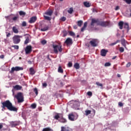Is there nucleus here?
Segmentation results:
<instances>
[{
	"mask_svg": "<svg viewBox=\"0 0 131 131\" xmlns=\"http://www.w3.org/2000/svg\"><path fill=\"white\" fill-rule=\"evenodd\" d=\"M97 23V25L101 26L102 27H107V26H110V21H100L99 19L92 18L91 25V26H95V24Z\"/></svg>",
	"mask_w": 131,
	"mask_h": 131,
	"instance_id": "nucleus-1",
	"label": "nucleus"
},
{
	"mask_svg": "<svg viewBox=\"0 0 131 131\" xmlns=\"http://www.w3.org/2000/svg\"><path fill=\"white\" fill-rule=\"evenodd\" d=\"M1 103L2 104V107L3 109H5V108L6 107L8 110H10V111H18V108L15 106H13L10 100H6L4 102H1Z\"/></svg>",
	"mask_w": 131,
	"mask_h": 131,
	"instance_id": "nucleus-2",
	"label": "nucleus"
},
{
	"mask_svg": "<svg viewBox=\"0 0 131 131\" xmlns=\"http://www.w3.org/2000/svg\"><path fill=\"white\" fill-rule=\"evenodd\" d=\"M21 38H22V36L18 35H14L12 37L13 43H14V45H18V43H20V41H21Z\"/></svg>",
	"mask_w": 131,
	"mask_h": 131,
	"instance_id": "nucleus-3",
	"label": "nucleus"
},
{
	"mask_svg": "<svg viewBox=\"0 0 131 131\" xmlns=\"http://www.w3.org/2000/svg\"><path fill=\"white\" fill-rule=\"evenodd\" d=\"M53 48V51L55 53V54H58V51L61 53L62 51H63V49L62 48V45H53L52 46Z\"/></svg>",
	"mask_w": 131,
	"mask_h": 131,
	"instance_id": "nucleus-4",
	"label": "nucleus"
},
{
	"mask_svg": "<svg viewBox=\"0 0 131 131\" xmlns=\"http://www.w3.org/2000/svg\"><path fill=\"white\" fill-rule=\"evenodd\" d=\"M15 98L17 99L18 103H23L24 102V97L21 92L17 93Z\"/></svg>",
	"mask_w": 131,
	"mask_h": 131,
	"instance_id": "nucleus-5",
	"label": "nucleus"
},
{
	"mask_svg": "<svg viewBox=\"0 0 131 131\" xmlns=\"http://www.w3.org/2000/svg\"><path fill=\"white\" fill-rule=\"evenodd\" d=\"M25 51L26 52V55H29V54H31V52H32V46L31 45L27 46Z\"/></svg>",
	"mask_w": 131,
	"mask_h": 131,
	"instance_id": "nucleus-6",
	"label": "nucleus"
},
{
	"mask_svg": "<svg viewBox=\"0 0 131 131\" xmlns=\"http://www.w3.org/2000/svg\"><path fill=\"white\" fill-rule=\"evenodd\" d=\"M23 70V68L20 67H12L10 73H13L14 71H20Z\"/></svg>",
	"mask_w": 131,
	"mask_h": 131,
	"instance_id": "nucleus-7",
	"label": "nucleus"
},
{
	"mask_svg": "<svg viewBox=\"0 0 131 131\" xmlns=\"http://www.w3.org/2000/svg\"><path fill=\"white\" fill-rule=\"evenodd\" d=\"M98 39H93L92 40L90 41V43L92 47H97L98 46Z\"/></svg>",
	"mask_w": 131,
	"mask_h": 131,
	"instance_id": "nucleus-8",
	"label": "nucleus"
},
{
	"mask_svg": "<svg viewBox=\"0 0 131 131\" xmlns=\"http://www.w3.org/2000/svg\"><path fill=\"white\" fill-rule=\"evenodd\" d=\"M64 43H66L67 46H72V43H73V41L71 38H68L64 41Z\"/></svg>",
	"mask_w": 131,
	"mask_h": 131,
	"instance_id": "nucleus-9",
	"label": "nucleus"
},
{
	"mask_svg": "<svg viewBox=\"0 0 131 131\" xmlns=\"http://www.w3.org/2000/svg\"><path fill=\"white\" fill-rule=\"evenodd\" d=\"M69 119L71 120V121H74L77 119V118H75V116L73 113H71L69 115Z\"/></svg>",
	"mask_w": 131,
	"mask_h": 131,
	"instance_id": "nucleus-10",
	"label": "nucleus"
},
{
	"mask_svg": "<svg viewBox=\"0 0 131 131\" xmlns=\"http://www.w3.org/2000/svg\"><path fill=\"white\" fill-rule=\"evenodd\" d=\"M108 52L107 50L105 49H102L100 51V55L102 57H105V56L107 55V52Z\"/></svg>",
	"mask_w": 131,
	"mask_h": 131,
	"instance_id": "nucleus-11",
	"label": "nucleus"
},
{
	"mask_svg": "<svg viewBox=\"0 0 131 131\" xmlns=\"http://www.w3.org/2000/svg\"><path fill=\"white\" fill-rule=\"evenodd\" d=\"M116 130L114 128L113 126H110L105 128L103 129V131H116Z\"/></svg>",
	"mask_w": 131,
	"mask_h": 131,
	"instance_id": "nucleus-12",
	"label": "nucleus"
},
{
	"mask_svg": "<svg viewBox=\"0 0 131 131\" xmlns=\"http://www.w3.org/2000/svg\"><path fill=\"white\" fill-rule=\"evenodd\" d=\"M54 12L51 9H49L45 12V15H47L48 16H52L53 15V13Z\"/></svg>",
	"mask_w": 131,
	"mask_h": 131,
	"instance_id": "nucleus-13",
	"label": "nucleus"
},
{
	"mask_svg": "<svg viewBox=\"0 0 131 131\" xmlns=\"http://www.w3.org/2000/svg\"><path fill=\"white\" fill-rule=\"evenodd\" d=\"M37 19V18L36 17V16H33L31 17L30 20L29 21V23H30V24H32V23H34Z\"/></svg>",
	"mask_w": 131,
	"mask_h": 131,
	"instance_id": "nucleus-14",
	"label": "nucleus"
},
{
	"mask_svg": "<svg viewBox=\"0 0 131 131\" xmlns=\"http://www.w3.org/2000/svg\"><path fill=\"white\" fill-rule=\"evenodd\" d=\"M61 131H73L72 129L69 127H66L64 126L61 127Z\"/></svg>",
	"mask_w": 131,
	"mask_h": 131,
	"instance_id": "nucleus-15",
	"label": "nucleus"
},
{
	"mask_svg": "<svg viewBox=\"0 0 131 131\" xmlns=\"http://www.w3.org/2000/svg\"><path fill=\"white\" fill-rule=\"evenodd\" d=\"M12 31L14 32V33H15L16 34H17V33H19V30H18V28H17V27H12Z\"/></svg>",
	"mask_w": 131,
	"mask_h": 131,
	"instance_id": "nucleus-16",
	"label": "nucleus"
},
{
	"mask_svg": "<svg viewBox=\"0 0 131 131\" xmlns=\"http://www.w3.org/2000/svg\"><path fill=\"white\" fill-rule=\"evenodd\" d=\"M125 42H126V41L124 39H122L121 41V45H122L123 47H124L125 49H126V50H127V48H126V44H125Z\"/></svg>",
	"mask_w": 131,
	"mask_h": 131,
	"instance_id": "nucleus-17",
	"label": "nucleus"
},
{
	"mask_svg": "<svg viewBox=\"0 0 131 131\" xmlns=\"http://www.w3.org/2000/svg\"><path fill=\"white\" fill-rule=\"evenodd\" d=\"M10 125H11V127H15V126L18 125V122L16 121H12L10 122Z\"/></svg>",
	"mask_w": 131,
	"mask_h": 131,
	"instance_id": "nucleus-18",
	"label": "nucleus"
},
{
	"mask_svg": "<svg viewBox=\"0 0 131 131\" xmlns=\"http://www.w3.org/2000/svg\"><path fill=\"white\" fill-rule=\"evenodd\" d=\"M87 26H88V22H85L84 23L83 27L81 29V31L82 32H83V31L85 30V28H86Z\"/></svg>",
	"mask_w": 131,
	"mask_h": 131,
	"instance_id": "nucleus-19",
	"label": "nucleus"
},
{
	"mask_svg": "<svg viewBox=\"0 0 131 131\" xmlns=\"http://www.w3.org/2000/svg\"><path fill=\"white\" fill-rule=\"evenodd\" d=\"M83 5H84V7H85L86 8H90V7H91V6H92V4L88 2H84Z\"/></svg>",
	"mask_w": 131,
	"mask_h": 131,
	"instance_id": "nucleus-20",
	"label": "nucleus"
},
{
	"mask_svg": "<svg viewBox=\"0 0 131 131\" xmlns=\"http://www.w3.org/2000/svg\"><path fill=\"white\" fill-rule=\"evenodd\" d=\"M14 90H16V91H20V90L22 89V86H20L19 85H16L14 86Z\"/></svg>",
	"mask_w": 131,
	"mask_h": 131,
	"instance_id": "nucleus-21",
	"label": "nucleus"
},
{
	"mask_svg": "<svg viewBox=\"0 0 131 131\" xmlns=\"http://www.w3.org/2000/svg\"><path fill=\"white\" fill-rule=\"evenodd\" d=\"M124 28L127 29L128 31L129 30V26L128 25V23H125L124 24Z\"/></svg>",
	"mask_w": 131,
	"mask_h": 131,
	"instance_id": "nucleus-22",
	"label": "nucleus"
},
{
	"mask_svg": "<svg viewBox=\"0 0 131 131\" xmlns=\"http://www.w3.org/2000/svg\"><path fill=\"white\" fill-rule=\"evenodd\" d=\"M60 115H61V117H63V116H62V114H57L54 116L55 119H56V120H58V119H59V118H60Z\"/></svg>",
	"mask_w": 131,
	"mask_h": 131,
	"instance_id": "nucleus-23",
	"label": "nucleus"
},
{
	"mask_svg": "<svg viewBox=\"0 0 131 131\" xmlns=\"http://www.w3.org/2000/svg\"><path fill=\"white\" fill-rule=\"evenodd\" d=\"M118 26L120 28V29H122L123 28V21H120L118 23Z\"/></svg>",
	"mask_w": 131,
	"mask_h": 131,
	"instance_id": "nucleus-24",
	"label": "nucleus"
},
{
	"mask_svg": "<svg viewBox=\"0 0 131 131\" xmlns=\"http://www.w3.org/2000/svg\"><path fill=\"white\" fill-rule=\"evenodd\" d=\"M30 72L31 75H34V74H35V71H34V69L32 68H30Z\"/></svg>",
	"mask_w": 131,
	"mask_h": 131,
	"instance_id": "nucleus-25",
	"label": "nucleus"
},
{
	"mask_svg": "<svg viewBox=\"0 0 131 131\" xmlns=\"http://www.w3.org/2000/svg\"><path fill=\"white\" fill-rule=\"evenodd\" d=\"M58 72H59V73H63V72H64L63 69H62V67L60 66H59L58 67Z\"/></svg>",
	"mask_w": 131,
	"mask_h": 131,
	"instance_id": "nucleus-26",
	"label": "nucleus"
},
{
	"mask_svg": "<svg viewBox=\"0 0 131 131\" xmlns=\"http://www.w3.org/2000/svg\"><path fill=\"white\" fill-rule=\"evenodd\" d=\"M49 30V26H45L43 28L41 29V31H47V30Z\"/></svg>",
	"mask_w": 131,
	"mask_h": 131,
	"instance_id": "nucleus-27",
	"label": "nucleus"
},
{
	"mask_svg": "<svg viewBox=\"0 0 131 131\" xmlns=\"http://www.w3.org/2000/svg\"><path fill=\"white\" fill-rule=\"evenodd\" d=\"M42 131H54L50 127H47L43 128Z\"/></svg>",
	"mask_w": 131,
	"mask_h": 131,
	"instance_id": "nucleus-28",
	"label": "nucleus"
},
{
	"mask_svg": "<svg viewBox=\"0 0 131 131\" xmlns=\"http://www.w3.org/2000/svg\"><path fill=\"white\" fill-rule=\"evenodd\" d=\"M74 67L76 69H79V68H80V67L79 66V63H75Z\"/></svg>",
	"mask_w": 131,
	"mask_h": 131,
	"instance_id": "nucleus-29",
	"label": "nucleus"
},
{
	"mask_svg": "<svg viewBox=\"0 0 131 131\" xmlns=\"http://www.w3.org/2000/svg\"><path fill=\"white\" fill-rule=\"evenodd\" d=\"M96 84L98 85V86H100V89L102 90L103 89V84L99 83V82H96Z\"/></svg>",
	"mask_w": 131,
	"mask_h": 131,
	"instance_id": "nucleus-30",
	"label": "nucleus"
},
{
	"mask_svg": "<svg viewBox=\"0 0 131 131\" xmlns=\"http://www.w3.org/2000/svg\"><path fill=\"white\" fill-rule=\"evenodd\" d=\"M85 113L86 116H88V115H90V114H91V113H92V111L86 110V111H85Z\"/></svg>",
	"mask_w": 131,
	"mask_h": 131,
	"instance_id": "nucleus-31",
	"label": "nucleus"
},
{
	"mask_svg": "<svg viewBox=\"0 0 131 131\" xmlns=\"http://www.w3.org/2000/svg\"><path fill=\"white\" fill-rule=\"evenodd\" d=\"M60 122H62V123H66V122H67V120H66V119L62 118L60 119Z\"/></svg>",
	"mask_w": 131,
	"mask_h": 131,
	"instance_id": "nucleus-32",
	"label": "nucleus"
},
{
	"mask_svg": "<svg viewBox=\"0 0 131 131\" xmlns=\"http://www.w3.org/2000/svg\"><path fill=\"white\" fill-rule=\"evenodd\" d=\"M29 42V37H26V40L24 42L25 45H27Z\"/></svg>",
	"mask_w": 131,
	"mask_h": 131,
	"instance_id": "nucleus-33",
	"label": "nucleus"
},
{
	"mask_svg": "<svg viewBox=\"0 0 131 131\" xmlns=\"http://www.w3.org/2000/svg\"><path fill=\"white\" fill-rule=\"evenodd\" d=\"M83 23V21H82V20H79L77 21V25L79 27H81Z\"/></svg>",
	"mask_w": 131,
	"mask_h": 131,
	"instance_id": "nucleus-34",
	"label": "nucleus"
},
{
	"mask_svg": "<svg viewBox=\"0 0 131 131\" xmlns=\"http://www.w3.org/2000/svg\"><path fill=\"white\" fill-rule=\"evenodd\" d=\"M68 12L69 14H72L73 13V8L71 7L68 10Z\"/></svg>",
	"mask_w": 131,
	"mask_h": 131,
	"instance_id": "nucleus-35",
	"label": "nucleus"
},
{
	"mask_svg": "<svg viewBox=\"0 0 131 131\" xmlns=\"http://www.w3.org/2000/svg\"><path fill=\"white\" fill-rule=\"evenodd\" d=\"M45 20H48V21H51L52 20V18L50 17L49 16H47L46 15L43 16Z\"/></svg>",
	"mask_w": 131,
	"mask_h": 131,
	"instance_id": "nucleus-36",
	"label": "nucleus"
},
{
	"mask_svg": "<svg viewBox=\"0 0 131 131\" xmlns=\"http://www.w3.org/2000/svg\"><path fill=\"white\" fill-rule=\"evenodd\" d=\"M19 14L20 16H25V15H26V13H25V12H24L23 11H19Z\"/></svg>",
	"mask_w": 131,
	"mask_h": 131,
	"instance_id": "nucleus-37",
	"label": "nucleus"
},
{
	"mask_svg": "<svg viewBox=\"0 0 131 131\" xmlns=\"http://www.w3.org/2000/svg\"><path fill=\"white\" fill-rule=\"evenodd\" d=\"M123 1L125 2L127 5H130L131 4V0H123Z\"/></svg>",
	"mask_w": 131,
	"mask_h": 131,
	"instance_id": "nucleus-38",
	"label": "nucleus"
},
{
	"mask_svg": "<svg viewBox=\"0 0 131 131\" xmlns=\"http://www.w3.org/2000/svg\"><path fill=\"white\" fill-rule=\"evenodd\" d=\"M31 107L32 109H35L36 108V104L35 103H33L31 105Z\"/></svg>",
	"mask_w": 131,
	"mask_h": 131,
	"instance_id": "nucleus-39",
	"label": "nucleus"
},
{
	"mask_svg": "<svg viewBox=\"0 0 131 131\" xmlns=\"http://www.w3.org/2000/svg\"><path fill=\"white\" fill-rule=\"evenodd\" d=\"M34 92L35 93L36 96H37L38 95V90H37V88H34Z\"/></svg>",
	"mask_w": 131,
	"mask_h": 131,
	"instance_id": "nucleus-40",
	"label": "nucleus"
},
{
	"mask_svg": "<svg viewBox=\"0 0 131 131\" xmlns=\"http://www.w3.org/2000/svg\"><path fill=\"white\" fill-rule=\"evenodd\" d=\"M12 48H14L15 50H19V46L18 45H13L12 46Z\"/></svg>",
	"mask_w": 131,
	"mask_h": 131,
	"instance_id": "nucleus-41",
	"label": "nucleus"
},
{
	"mask_svg": "<svg viewBox=\"0 0 131 131\" xmlns=\"http://www.w3.org/2000/svg\"><path fill=\"white\" fill-rule=\"evenodd\" d=\"M60 21L64 22V21H66V17L65 16H62L60 18Z\"/></svg>",
	"mask_w": 131,
	"mask_h": 131,
	"instance_id": "nucleus-42",
	"label": "nucleus"
},
{
	"mask_svg": "<svg viewBox=\"0 0 131 131\" xmlns=\"http://www.w3.org/2000/svg\"><path fill=\"white\" fill-rule=\"evenodd\" d=\"M69 34L71 35V36H75V33L72 31H70L69 32Z\"/></svg>",
	"mask_w": 131,
	"mask_h": 131,
	"instance_id": "nucleus-43",
	"label": "nucleus"
},
{
	"mask_svg": "<svg viewBox=\"0 0 131 131\" xmlns=\"http://www.w3.org/2000/svg\"><path fill=\"white\" fill-rule=\"evenodd\" d=\"M119 51L120 52V53H123V52H124V48H123V47H120Z\"/></svg>",
	"mask_w": 131,
	"mask_h": 131,
	"instance_id": "nucleus-44",
	"label": "nucleus"
},
{
	"mask_svg": "<svg viewBox=\"0 0 131 131\" xmlns=\"http://www.w3.org/2000/svg\"><path fill=\"white\" fill-rule=\"evenodd\" d=\"M21 26H23V27H25L27 26V23H26V21H23L22 23Z\"/></svg>",
	"mask_w": 131,
	"mask_h": 131,
	"instance_id": "nucleus-45",
	"label": "nucleus"
},
{
	"mask_svg": "<svg viewBox=\"0 0 131 131\" xmlns=\"http://www.w3.org/2000/svg\"><path fill=\"white\" fill-rule=\"evenodd\" d=\"M105 67H108L109 66H111V63L110 62H106L104 64Z\"/></svg>",
	"mask_w": 131,
	"mask_h": 131,
	"instance_id": "nucleus-46",
	"label": "nucleus"
},
{
	"mask_svg": "<svg viewBox=\"0 0 131 131\" xmlns=\"http://www.w3.org/2000/svg\"><path fill=\"white\" fill-rule=\"evenodd\" d=\"M87 95H88V96H90V97H92V96H93V93H92V92H91V91H89L87 93Z\"/></svg>",
	"mask_w": 131,
	"mask_h": 131,
	"instance_id": "nucleus-47",
	"label": "nucleus"
},
{
	"mask_svg": "<svg viewBox=\"0 0 131 131\" xmlns=\"http://www.w3.org/2000/svg\"><path fill=\"white\" fill-rule=\"evenodd\" d=\"M119 41V40H117L116 42L111 43L110 46H115V45H116V43H118Z\"/></svg>",
	"mask_w": 131,
	"mask_h": 131,
	"instance_id": "nucleus-48",
	"label": "nucleus"
},
{
	"mask_svg": "<svg viewBox=\"0 0 131 131\" xmlns=\"http://www.w3.org/2000/svg\"><path fill=\"white\" fill-rule=\"evenodd\" d=\"M41 43L42 45H46V43H47V40H42L41 41Z\"/></svg>",
	"mask_w": 131,
	"mask_h": 131,
	"instance_id": "nucleus-49",
	"label": "nucleus"
},
{
	"mask_svg": "<svg viewBox=\"0 0 131 131\" xmlns=\"http://www.w3.org/2000/svg\"><path fill=\"white\" fill-rule=\"evenodd\" d=\"M118 105H119V107H123V103H122V102H119L118 103Z\"/></svg>",
	"mask_w": 131,
	"mask_h": 131,
	"instance_id": "nucleus-50",
	"label": "nucleus"
},
{
	"mask_svg": "<svg viewBox=\"0 0 131 131\" xmlns=\"http://www.w3.org/2000/svg\"><path fill=\"white\" fill-rule=\"evenodd\" d=\"M6 36L7 37H10V36H11V33L6 32Z\"/></svg>",
	"mask_w": 131,
	"mask_h": 131,
	"instance_id": "nucleus-51",
	"label": "nucleus"
},
{
	"mask_svg": "<svg viewBox=\"0 0 131 131\" xmlns=\"http://www.w3.org/2000/svg\"><path fill=\"white\" fill-rule=\"evenodd\" d=\"M42 86L43 88H47V86H48V84H47V83H43Z\"/></svg>",
	"mask_w": 131,
	"mask_h": 131,
	"instance_id": "nucleus-52",
	"label": "nucleus"
},
{
	"mask_svg": "<svg viewBox=\"0 0 131 131\" xmlns=\"http://www.w3.org/2000/svg\"><path fill=\"white\" fill-rule=\"evenodd\" d=\"M17 19H18V16H15L14 17L12 18V20L13 21H17Z\"/></svg>",
	"mask_w": 131,
	"mask_h": 131,
	"instance_id": "nucleus-53",
	"label": "nucleus"
},
{
	"mask_svg": "<svg viewBox=\"0 0 131 131\" xmlns=\"http://www.w3.org/2000/svg\"><path fill=\"white\" fill-rule=\"evenodd\" d=\"M68 66L69 67H72V62H69Z\"/></svg>",
	"mask_w": 131,
	"mask_h": 131,
	"instance_id": "nucleus-54",
	"label": "nucleus"
},
{
	"mask_svg": "<svg viewBox=\"0 0 131 131\" xmlns=\"http://www.w3.org/2000/svg\"><path fill=\"white\" fill-rule=\"evenodd\" d=\"M126 67L127 68L130 67V62H128V63H127Z\"/></svg>",
	"mask_w": 131,
	"mask_h": 131,
	"instance_id": "nucleus-55",
	"label": "nucleus"
},
{
	"mask_svg": "<svg viewBox=\"0 0 131 131\" xmlns=\"http://www.w3.org/2000/svg\"><path fill=\"white\" fill-rule=\"evenodd\" d=\"M63 33H64L63 36H66V35H67V31H64Z\"/></svg>",
	"mask_w": 131,
	"mask_h": 131,
	"instance_id": "nucleus-56",
	"label": "nucleus"
},
{
	"mask_svg": "<svg viewBox=\"0 0 131 131\" xmlns=\"http://www.w3.org/2000/svg\"><path fill=\"white\" fill-rule=\"evenodd\" d=\"M4 127V125H3V123H0V129H2Z\"/></svg>",
	"mask_w": 131,
	"mask_h": 131,
	"instance_id": "nucleus-57",
	"label": "nucleus"
},
{
	"mask_svg": "<svg viewBox=\"0 0 131 131\" xmlns=\"http://www.w3.org/2000/svg\"><path fill=\"white\" fill-rule=\"evenodd\" d=\"M92 112L94 113V115H96V111L94 109H92Z\"/></svg>",
	"mask_w": 131,
	"mask_h": 131,
	"instance_id": "nucleus-58",
	"label": "nucleus"
},
{
	"mask_svg": "<svg viewBox=\"0 0 131 131\" xmlns=\"http://www.w3.org/2000/svg\"><path fill=\"white\" fill-rule=\"evenodd\" d=\"M118 10H119V6H116L115 8V10L117 11Z\"/></svg>",
	"mask_w": 131,
	"mask_h": 131,
	"instance_id": "nucleus-59",
	"label": "nucleus"
},
{
	"mask_svg": "<svg viewBox=\"0 0 131 131\" xmlns=\"http://www.w3.org/2000/svg\"><path fill=\"white\" fill-rule=\"evenodd\" d=\"M0 58H1V59H4V58H5V55H1L0 56Z\"/></svg>",
	"mask_w": 131,
	"mask_h": 131,
	"instance_id": "nucleus-60",
	"label": "nucleus"
},
{
	"mask_svg": "<svg viewBox=\"0 0 131 131\" xmlns=\"http://www.w3.org/2000/svg\"><path fill=\"white\" fill-rule=\"evenodd\" d=\"M73 28L74 29H77V26L76 25L73 26Z\"/></svg>",
	"mask_w": 131,
	"mask_h": 131,
	"instance_id": "nucleus-61",
	"label": "nucleus"
},
{
	"mask_svg": "<svg viewBox=\"0 0 131 131\" xmlns=\"http://www.w3.org/2000/svg\"><path fill=\"white\" fill-rule=\"evenodd\" d=\"M28 63H29V64H32V61L29 60V61H28Z\"/></svg>",
	"mask_w": 131,
	"mask_h": 131,
	"instance_id": "nucleus-62",
	"label": "nucleus"
},
{
	"mask_svg": "<svg viewBox=\"0 0 131 131\" xmlns=\"http://www.w3.org/2000/svg\"><path fill=\"white\" fill-rule=\"evenodd\" d=\"M117 77H119V78H120V77H121V76L120 75V74H117Z\"/></svg>",
	"mask_w": 131,
	"mask_h": 131,
	"instance_id": "nucleus-63",
	"label": "nucleus"
},
{
	"mask_svg": "<svg viewBox=\"0 0 131 131\" xmlns=\"http://www.w3.org/2000/svg\"><path fill=\"white\" fill-rule=\"evenodd\" d=\"M117 56H114L112 58V60H115L116 59Z\"/></svg>",
	"mask_w": 131,
	"mask_h": 131,
	"instance_id": "nucleus-64",
	"label": "nucleus"
}]
</instances>
